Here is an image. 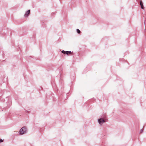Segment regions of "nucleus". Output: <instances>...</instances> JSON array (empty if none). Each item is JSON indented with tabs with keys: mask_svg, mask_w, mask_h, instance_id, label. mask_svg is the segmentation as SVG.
I'll return each mask as SVG.
<instances>
[{
	"mask_svg": "<svg viewBox=\"0 0 146 146\" xmlns=\"http://www.w3.org/2000/svg\"><path fill=\"white\" fill-rule=\"evenodd\" d=\"M26 127H23L20 129V133L21 134H23L26 132Z\"/></svg>",
	"mask_w": 146,
	"mask_h": 146,
	"instance_id": "f257e3e1",
	"label": "nucleus"
},
{
	"mask_svg": "<svg viewBox=\"0 0 146 146\" xmlns=\"http://www.w3.org/2000/svg\"><path fill=\"white\" fill-rule=\"evenodd\" d=\"M98 121L100 124L101 125L103 123H104L106 122L102 118L99 119L98 120Z\"/></svg>",
	"mask_w": 146,
	"mask_h": 146,
	"instance_id": "f03ea898",
	"label": "nucleus"
},
{
	"mask_svg": "<svg viewBox=\"0 0 146 146\" xmlns=\"http://www.w3.org/2000/svg\"><path fill=\"white\" fill-rule=\"evenodd\" d=\"M62 53L64 54H66L67 55L70 54L72 53V52L71 51H65L64 50L62 51Z\"/></svg>",
	"mask_w": 146,
	"mask_h": 146,
	"instance_id": "7ed1b4c3",
	"label": "nucleus"
},
{
	"mask_svg": "<svg viewBox=\"0 0 146 146\" xmlns=\"http://www.w3.org/2000/svg\"><path fill=\"white\" fill-rule=\"evenodd\" d=\"M30 10H28L25 13V17H27L30 13Z\"/></svg>",
	"mask_w": 146,
	"mask_h": 146,
	"instance_id": "20e7f679",
	"label": "nucleus"
},
{
	"mask_svg": "<svg viewBox=\"0 0 146 146\" xmlns=\"http://www.w3.org/2000/svg\"><path fill=\"white\" fill-rule=\"evenodd\" d=\"M140 5L141 6V8L142 9H144V7L143 6V3H142V1H140Z\"/></svg>",
	"mask_w": 146,
	"mask_h": 146,
	"instance_id": "39448f33",
	"label": "nucleus"
},
{
	"mask_svg": "<svg viewBox=\"0 0 146 146\" xmlns=\"http://www.w3.org/2000/svg\"><path fill=\"white\" fill-rule=\"evenodd\" d=\"M76 30H77V32L78 33L80 34V33H81L80 31L78 29H77Z\"/></svg>",
	"mask_w": 146,
	"mask_h": 146,
	"instance_id": "423d86ee",
	"label": "nucleus"
},
{
	"mask_svg": "<svg viewBox=\"0 0 146 146\" xmlns=\"http://www.w3.org/2000/svg\"><path fill=\"white\" fill-rule=\"evenodd\" d=\"M3 140H2L1 139H0V143L1 142H3Z\"/></svg>",
	"mask_w": 146,
	"mask_h": 146,
	"instance_id": "0eeeda50",
	"label": "nucleus"
},
{
	"mask_svg": "<svg viewBox=\"0 0 146 146\" xmlns=\"http://www.w3.org/2000/svg\"><path fill=\"white\" fill-rule=\"evenodd\" d=\"M143 131V130H141V133H142Z\"/></svg>",
	"mask_w": 146,
	"mask_h": 146,
	"instance_id": "6e6552de",
	"label": "nucleus"
}]
</instances>
